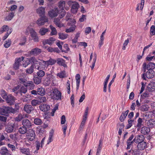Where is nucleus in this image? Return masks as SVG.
Wrapping results in <instances>:
<instances>
[{"label": "nucleus", "mask_w": 155, "mask_h": 155, "mask_svg": "<svg viewBox=\"0 0 155 155\" xmlns=\"http://www.w3.org/2000/svg\"><path fill=\"white\" fill-rule=\"evenodd\" d=\"M34 71V64H32L31 67L27 69L26 71V73L27 74H31Z\"/></svg>", "instance_id": "37998d69"}, {"label": "nucleus", "mask_w": 155, "mask_h": 155, "mask_svg": "<svg viewBox=\"0 0 155 155\" xmlns=\"http://www.w3.org/2000/svg\"><path fill=\"white\" fill-rule=\"evenodd\" d=\"M146 143L143 141L138 143L137 145V148L140 150H143L146 147Z\"/></svg>", "instance_id": "412c9836"}, {"label": "nucleus", "mask_w": 155, "mask_h": 155, "mask_svg": "<svg viewBox=\"0 0 155 155\" xmlns=\"http://www.w3.org/2000/svg\"><path fill=\"white\" fill-rule=\"evenodd\" d=\"M37 130L39 132L40 134H44L45 133V129L40 126V128H38Z\"/></svg>", "instance_id": "0e129e2a"}, {"label": "nucleus", "mask_w": 155, "mask_h": 155, "mask_svg": "<svg viewBox=\"0 0 155 155\" xmlns=\"http://www.w3.org/2000/svg\"><path fill=\"white\" fill-rule=\"evenodd\" d=\"M37 76L41 78L43 77L45 75V72L42 70H39L37 73Z\"/></svg>", "instance_id": "a18cd8bd"}, {"label": "nucleus", "mask_w": 155, "mask_h": 155, "mask_svg": "<svg viewBox=\"0 0 155 155\" xmlns=\"http://www.w3.org/2000/svg\"><path fill=\"white\" fill-rule=\"evenodd\" d=\"M86 19V15H82L81 17L79 18V21L81 22H82L85 21Z\"/></svg>", "instance_id": "774afa93"}, {"label": "nucleus", "mask_w": 155, "mask_h": 155, "mask_svg": "<svg viewBox=\"0 0 155 155\" xmlns=\"http://www.w3.org/2000/svg\"><path fill=\"white\" fill-rule=\"evenodd\" d=\"M94 58H93V61L92 62V65L91 66H90V67L91 68V69L92 70L95 66V63L97 59V55L95 54H94Z\"/></svg>", "instance_id": "864d4df0"}, {"label": "nucleus", "mask_w": 155, "mask_h": 155, "mask_svg": "<svg viewBox=\"0 0 155 155\" xmlns=\"http://www.w3.org/2000/svg\"><path fill=\"white\" fill-rule=\"evenodd\" d=\"M129 112V110H127L125 112H123L121 115L120 118V120L121 122L124 121L125 118H126L127 115Z\"/></svg>", "instance_id": "5701e85b"}, {"label": "nucleus", "mask_w": 155, "mask_h": 155, "mask_svg": "<svg viewBox=\"0 0 155 155\" xmlns=\"http://www.w3.org/2000/svg\"><path fill=\"white\" fill-rule=\"evenodd\" d=\"M62 52L67 53L69 50V48L68 46V45L67 44H64L63 47H62V49H60Z\"/></svg>", "instance_id": "c85d7f7f"}, {"label": "nucleus", "mask_w": 155, "mask_h": 155, "mask_svg": "<svg viewBox=\"0 0 155 155\" xmlns=\"http://www.w3.org/2000/svg\"><path fill=\"white\" fill-rule=\"evenodd\" d=\"M20 150L22 153L25 154L26 155H30V153L29 148H23L21 149Z\"/></svg>", "instance_id": "2f4dec72"}, {"label": "nucleus", "mask_w": 155, "mask_h": 155, "mask_svg": "<svg viewBox=\"0 0 155 155\" xmlns=\"http://www.w3.org/2000/svg\"><path fill=\"white\" fill-rule=\"evenodd\" d=\"M40 18H38L36 21V24L39 26L44 25L45 22L48 21V18L45 15H40Z\"/></svg>", "instance_id": "7ed1b4c3"}, {"label": "nucleus", "mask_w": 155, "mask_h": 155, "mask_svg": "<svg viewBox=\"0 0 155 155\" xmlns=\"http://www.w3.org/2000/svg\"><path fill=\"white\" fill-rule=\"evenodd\" d=\"M70 100L71 104V105H72V107H74V94H72V95L71 96L70 98Z\"/></svg>", "instance_id": "e2e57ef3"}, {"label": "nucleus", "mask_w": 155, "mask_h": 155, "mask_svg": "<svg viewBox=\"0 0 155 155\" xmlns=\"http://www.w3.org/2000/svg\"><path fill=\"white\" fill-rule=\"evenodd\" d=\"M144 139V136L142 135H140L135 137L133 139V141L136 143H138L143 141Z\"/></svg>", "instance_id": "4468645a"}, {"label": "nucleus", "mask_w": 155, "mask_h": 155, "mask_svg": "<svg viewBox=\"0 0 155 155\" xmlns=\"http://www.w3.org/2000/svg\"><path fill=\"white\" fill-rule=\"evenodd\" d=\"M33 79L34 83L36 84H38L41 82V78L35 75Z\"/></svg>", "instance_id": "b1692460"}, {"label": "nucleus", "mask_w": 155, "mask_h": 155, "mask_svg": "<svg viewBox=\"0 0 155 155\" xmlns=\"http://www.w3.org/2000/svg\"><path fill=\"white\" fill-rule=\"evenodd\" d=\"M55 40V38L51 37L48 39L44 40L42 41V44L44 45H45L46 44L51 45L54 43V41Z\"/></svg>", "instance_id": "9b49d317"}, {"label": "nucleus", "mask_w": 155, "mask_h": 155, "mask_svg": "<svg viewBox=\"0 0 155 155\" xmlns=\"http://www.w3.org/2000/svg\"><path fill=\"white\" fill-rule=\"evenodd\" d=\"M27 131V128L23 126L20 127L18 129V132L20 134H24Z\"/></svg>", "instance_id": "72a5a7b5"}, {"label": "nucleus", "mask_w": 155, "mask_h": 155, "mask_svg": "<svg viewBox=\"0 0 155 155\" xmlns=\"http://www.w3.org/2000/svg\"><path fill=\"white\" fill-rule=\"evenodd\" d=\"M7 151H8V150L7 148L5 147H3L0 150V153L2 155H4Z\"/></svg>", "instance_id": "8fccbe9b"}, {"label": "nucleus", "mask_w": 155, "mask_h": 155, "mask_svg": "<svg viewBox=\"0 0 155 155\" xmlns=\"http://www.w3.org/2000/svg\"><path fill=\"white\" fill-rule=\"evenodd\" d=\"M5 44L4 45V46L7 48H8L10 46L11 44L10 39H8L5 41Z\"/></svg>", "instance_id": "49530a36"}, {"label": "nucleus", "mask_w": 155, "mask_h": 155, "mask_svg": "<svg viewBox=\"0 0 155 155\" xmlns=\"http://www.w3.org/2000/svg\"><path fill=\"white\" fill-rule=\"evenodd\" d=\"M67 124L62 125V128L64 135L66 134V130L67 128Z\"/></svg>", "instance_id": "4d7b16f0"}, {"label": "nucleus", "mask_w": 155, "mask_h": 155, "mask_svg": "<svg viewBox=\"0 0 155 155\" xmlns=\"http://www.w3.org/2000/svg\"><path fill=\"white\" fill-rule=\"evenodd\" d=\"M41 52V49L38 48H36L29 51V53L28 54V55L31 56L33 55L35 56H37Z\"/></svg>", "instance_id": "6e6552de"}, {"label": "nucleus", "mask_w": 155, "mask_h": 155, "mask_svg": "<svg viewBox=\"0 0 155 155\" xmlns=\"http://www.w3.org/2000/svg\"><path fill=\"white\" fill-rule=\"evenodd\" d=\"M34 122L35 124L37 125H41L42 123L41 120L38 118H35Z\"/></svg>", "instance_id": "a19ab883"}, {"label": "nucleus", "mask_w": 155, "mask_h": 155, "mask_svg": "<svg viewBox=\"0 0 155 155\" xmlns=\"http://www.w3.org/2000/svg\"><path fill=\"white\" fill-rule=\"evenodd\" d=\"M58 63L59 65L62 66L64 68L67 67L65 61L62 58H59Z\"/></svg>", "instance_id": "c9c22d12"}, {"label": "nucleus", "mask_w": 155, "mask_h": 155, "mask_svg": "<svg viewBox=\"0 0 155 155\" xmlns=\"http://www.w3.org/2000/svg\"><path fill=\"white\" fill-rule=\"evenodd\" d=\"M150 132V128L145 126L142 127L141 130V134L144 135L148 134Z\"/></svg>", "instance_id": "aec40b11"}, {"label": "nucleus", "mask_w": 155, "mask_h": 155, "mask_svg": "<svg viewBox=\"0 0 155 155\" xmlns=\"http://www.w3.org/2000/svg\"><path fill=\"white\" fill-rule=\"evenodd\" d=\"M1 95L4 99H5L8 95L5 91L3 90L2 93L1 94Z\"/></svg>", "instance_id": "6e6d98bb"}, {"label": "nucleus", "mask_w": 155, "mask_h": 155, "mask_svg": "<svg viewBox=\"0 0 155 155\" xmlns=\"http://www.w3.org/2000/svg\"><path fill=\"white\" fill-rule=\"evenodd\" d=\"M58 13V8L57 7L55 8L52 9L48 12L49 16L51 18H53L56 17Z\"/></svg>", "instance_id": "9d476101"}, {"label": "nucleus", "mask_w": 155, "mask_h": 155, "mask_svg": "<svg viewBox=\"0 0 155 155\" xmlns=\"http://www.w3.org/2000/svg\"><path fill=\"white\" fill-rule=\"evenodd\" d=\"M68 35L67 34L63 33H59V38L64 40L66 39L68 37Z\"/></svg>", "instance_id": "4c0bfd02"}, {"label": "nucleus", "mask_w": 155, "mask_h": 155, "mask_svg": "<svg viewBox=\"0 0 155 155\" xmlns=\"http://www.w3.org/2000/svg\"><path fill=\"white\" fill-rule=\"evenodd\" d=\"M65 2L60 1L59 2V18H62L65 15V11L64 9L65 6Z\"/></svg>", "instance_id": "f03ea898"}, {"label": "nucleus", "mask_w": 155, "mask_h": 155, "mask_svg": "<svg viewBox=\"0 0 155 155\" xmlns=\"http://www.w3.org/2000/svg\"><path fill=\"white\" fill-rule=\"evenodd\" d=\"M40 104V101L34 99L31 101V104L32 106H36Z\"/></svg>", "instance_id": "09e8293b"}, {"label": "nucleus", "mask_w": 155, "mask_h": 155, "mask_svg": "<svg viewBox=\"0 0 155 155\" xmlns=\"http://www.w3.org/2000/svg\"><path fill=\"white\" fill-rule=\"evenodd\" d=\"M4 115L8 117L9 114H14V110L13 109L12 107H9L4 106Z\"/></svg>", "instance_id": "20e7f679"}, {"label": "nucleus", "mask_w": 155, "mask_h": 155, "mask_svg": "<svg viewBox=\"0 0 155 155\" xmlns=\"http://www.w3.org/2000/svg\"><path fill=\"white\" fill-rule=\"evenodd\" d=\"M5 100L9 105L11 106L15 104V98L11 94H8Z\"/></svg>", "instance_id": "39448f33"}, {"label": "nucleus", "mask_w": 155, "mask_h": 155, "mask_svg": "<svg viewBox=\"0 0 155 155\" xmlns=\"http://www.w3.org/2000/svg\"><path fill=\"white\" fill-rule=\"evenodd\" d=\"M58 109V104L57 103L56 104L55 107L52 109V112L50 113L49 112L48 116H53L54 115V114L56 110Z\"/></svg>", "instance_id": "f704fd0d"}, {"label": "nucleus", "mask_w": 155, "mask_h": 155, "mask_svg": "<svg viewBox=\"0 0 155 155\" xmlns=\"http://www.w3.org/2000/svg\"><path fill=\"white\" fill-rule=\"evenodd\" d=\"M30 33V34L31 38L34 37L35 36L37 35L36 32L35 31L33 28H31L29 30Z\"/></svg>", "instance_id": "de8ad7c7"}, {"label": "nucleus", "mask_w": 155, "mask_h": 155, "mask_svg": "<svg viewBox=\"0 0 155 155\" xmlns=\"http://www.w3.org/2000/svg\"><path fill=\"white\" fill-rule=\"evenodd\" d=\"M14 16V13L13 12H11L5 18V20L8 21L11 20Z\"/></svg>", "instance_id": "c756f323"}, {"label": "nucleus", "mask_w": 155, "mask_h": 155, "mask_svg": "<svg viewBox=\"0 0 155 155\" xmlns=\"http://www.w3.org/2000/svg\"><path fill=\"white\" fill-rule=\"evenodd\" d=\"M143 122L142 119L140 118H139L137 120V127L139 128L137 129L138 130H139L141 127V126L143 125Z\"/></svg>", "instance_id": "cd10ccee"}, {"label": "nucleus", "mask_w": 155, "mask_h": 155, "mask_svg": "<svg viewBox=\"0 0 155 155\" xmlns=\"http://www.w3.org/2000/svg\"><path fill=\"white\" fill-rule=\"evenodd\" d=\"M15 125L14 124H9L8 123L6 125V130L8 133H10L12 132L14 127Z\"/></svg>", "instance_id": "dca6fc26"}, {"label": "nucleus", "mask_w": 155, "mask_h": 155, "mask_svg": "<svg viewBox=\"0 0 155 155\" xmlns=\"http://www.w3.org/2000/svg\"><path fill=\"white\" fill-rule=\"evenodd\" d=\"M39 108L41 110L45 112V114L48 116L49 112L48 111L50 109V106L46 104H41L39 106Z\"/></svg>", "instance_id": "423d86ee"}, {"label": "nucleus", "mask_w": 155, "mask_h": 155, "mask_svg": "<svg viewBox=\"0 0 155 155\" xmlns=\"http://www.w3.org/2000/svg\"><path fill=\"white\" fill-rule=\"evenodd\" d=\"M38 91V94L41 96H43L45 94V88L42 87L40 88H38L37 89Z\"/></svg>", "instance_id": "a211bd4d"}, {"label": "nucleus", "mask_w": 155, "mask_h": 155, "mask_svg": "<svg viewBox=\"0 0 155 155\" xmlns=\"http://www.w3.org/2000/svg\"><path fill=\"white\" fill-rule=\"evenodd\" d=\"M33 110V107L31 105L25 104L24 106V110L28 114H30Z\"/></svg>", "instance_id": "2eb2a0df"}, {"label": "nucleus", "mask_w": 155, "mask_h": 155, "mask_svg": "<svg viewBox=\"0 0 155 155\" xmlns=\"http://www.w3.org/2000/svg\"><path fill=\"white\" fill-rule=\"evenodd\" d=\"M147 71L145 74L146 77L149 79L153 78L154 76V71L152 69H147Z\"/></svg>", "instance_id": "ddd939ff"}, {"label": "nucleus", "mask_w": 155, "mask_h": 155, "mask_svg": "<svg viewBox=\"0 0 155 155\" xmlns=\"http://www.w3.org/2000/svg\"><path fill=\"white\" fill-rule=\"evenodd\" d=\"M48 31V28H42L40 29L39 33L41 35H44Z\"/></svg>", "instance_id": "bb28decb"}, {"label": "nucleus", "mask_w": 155, "mask_h": 155, "mask_svg": "<svg viewBox=\"0 0 155 155\" xmlns=\"http://www.w3.org/2000/svg\"><path fill=\"white\" fill-rule=\"evenodd\" d=\"M140 108L141 111L144 112L148 110L150 107L149 105L147 104H143L142 105Z\"/></svg>", "instance_id": "a878e982"}, {"label": "nucleus", "mask_w": 155, "mask_h": 155, "mask_svg": "<svg viewBox=\"0 0 155 155\" xmlns=\"http://www.w3.org/2000/svg\"><path fill=\"white\" fill-rule=\"evenodd\" d=\"M58 48H53L51 47H48L47 49V51L49 52H56L58 53Z\"/></svg>", "instance_id": "58836bf2"}, {"label": "nucleus", "mask_w": 155, "mask_h": 155, "mask_svg": "<svg viewBox=\"0 0 155 155\" xmlns=\"http://www.w3.org/2000/svg\"><path fill=\"white\" fill-rule=\"evenodd\" d=\"M66 73L65 71H61L59 73V77L61 78H64L66 77Z\"/></svg>", "instance_id": "3c124183"}, {"label": "nucleus", "mask_w": 155, "mask_h": 155, "mask_svg": "<svg viewBox=\"0 0 155 155\" xmlns=\"http://www.w3.org/2000/svg\"><path fill=\"white\" fill-rule=\"evenodd\" d=\"M150 97V94L147 91L143 93L141 95L140 100L141 101L142 99H145L146 97Z\"/></svg>", "instance_id": "7c9ffc66"}, {"label": "nucleus", "mask_w": 155, "mask_h": 155, "mask_svg": "<svg viewBox=\"0 0 155 155\" xmlns=\"http://www.w3.org/2000/svg\"><path fill=\"white\" fill-rule=\"evenodd\" d=\"M26 41V38L25 37H24L21 40V41L19 45L22 46L25 45V42Z\"/></svg>", "instance_id": "bf43d9fd"}, {"label": "nucleus", "mask_w": 155, "mask_h": 155, "mask_svg": "<svg viewBox=\"0 0 155 155\" xmlns=\"http://www.w3.org/2000/svg\"><path fill=\"white\" fill-rule=\"evenodd\" d=\"M150 33H151L152 35H155V26L152 25L150 27Z\"/></svg>", "instance_id": "680f3d73"}, {"label": "nucleus", "mask_w": 155, "mask_h": 155, "mask_svg": "<svg viewBox=\"0 0 155 155\" xmlns=\"http://www.w3.org/2000/svg\"><path fill=\"white\" fill-rule=\"evenodd\" d=\"M76 26L75 25L72 26L69 28L66 29L65 31L67 33H70L73 32L75 29Z\"/></svg>", "instance_id": "ea45409f"}, {"label": "nucleus", "mask_w": 155, "mask_h": 155, "mask_svg": "<svg viewBox=\"0 0 155 155\" xmlns=\"http://www.w3.org/2000/svg\"><path fill=\"white\" fill-rule=\"evenodd\" d=\"M51 93L52 99L58 100V89L57 88L53 87Z\"/></svg>", "instance_id": "0eeeda50"}, {"label": "nucleus", "mask_w": 155, "mask_h": 155, "mask_svg": "<svg viewBox=\"0 0 155 155\" xmlns=\"http://www.w3.org/2000/svg\"><path fill=\"white\" fill-rule=\"evenodd\" d=\"M147 90L149 92H152L155 90V82H151L147 87Z\"/></svg>", "instance_id": "f3484780"}, {"label": "nucleus", "mask_w": 155, "mask_h": 155, "mask_svg": "<svg viewBox=\"0 0 155 155\" xmlns=\"http://www.w3.org/2000/svg\"><path fill=\"white\" fill-rule=\"evenodd\" d=\"M19 64H20L18 62H16L15 61V63L13 65V68L16 70L19 69Z\"/></svg>", "instance_id": "338daca9"}, {"label": "nucleus", "mask_w": 155, "mask_h": 155, "mask_svg": "<svg viewBox=\"0 0 155 155\" xmlns=\"http://www.w3.org/2000/svg\"><path fill=\"white\" fill-rule=\"evenodd\" d=\"M43 62L44 63V65L47 66L48 67L49 65H52L55 64L57 61V64H58V58H57L56 60L52 58H50V59L47 61H44L42 60L41 61Z\"/></svg>", "instance_id": "1a4fd4ad"}, {"label": "nucleus", "mask_w": 155, "mask_h": 155, "mask_svg": "<svg viewBox=\"0 0 155 155\" xmlns=\"http://www.w3.org/2000/svg\"><path fill=\"white\" fill-rule=\"evenodd\" d=\"M147 124L149 126L152 127L155 125V121L153 119H151L149 120Z\"/></svg>", "instance_id": "79ce46f5"}, {"label": "nucleus", "mask_w": 155, "mask_h": 155, "mask_svg": "<svg viewBox=\"0 0 155 155\" xmlns=\"http://www.w3.org/2000/svg\"><path fill=\"white\" fill-rule=\"evenodd\" d=\"M27 84H28L29 89L32 90L34 89L35 85L32 82L30 81V82L27 83Z\"/></svg>", "instance_id": "603ef678"}, {"label": "nucleus", "mask_w": 155, "mask_h": 155, "mask_svg": "<svg viewBox=\"0 0 155 155\" xmlns=\"http://www.w3.org/2000/svg\"><path fill=\"white\" fill-rule=\"evenodd\" d=\"M9 29V27L7 25H4L0 29V34H2L3 32L6 31Z\"/></svg>", "instance_id": "e433bc0d"}, {"label": "nucleus", "mask_w": 155, "mask_h": 155, "mask_svg": "<svg viewBox=\"0 0 155 155\" xmlns=\"http://www.w3.org/2000/svg\"><path fill=\"white\" fill-rule=\"evenodd\" d=\"M67 4L69 6H71V12L74 14L77 13L78 10L80 7L79 4L77 2L72 1H68Z\"/></svg>", "instance_id": "f257e3e1"}, {"label": "nucleus", "mask_w": 155, "mask_h": 155, "mask_svg": "<svg viewBox=\"0 0 155 155\" xmlns=\"http://www.w3.org/2000/svg\"><path fill=\"white\" fill-rule=\"evenodd\" d=\"M133 120L129 119L128 120V124L127 125L126 128L127 129H128L130 128L132 125V123L133 121Z\"/></svg>", "instance_id": "69168bd1"}, {"label": "nucleus", "mask_w": 155, "mask_h": 155, "mask_svg": "<svg viewBox=\"0 0 155 155\" xmlns=\"http://www.w3.org/2000/svg\"><path fill=\"white\" fill-rule=\"evenodd\" d=\"M66 122V117L64 115H62L61 117V125L64 124Z\"/></svg>", "instance_id": "052dcab7"}, {"label": "nucleus", "mask_w": 155, "mask_h": 155, "mask_svg": "<svg viewBox=\"0 0 155 155\" xmlns=\"http://www.w3.org/2000/svg\"><path fill=\"white\" fill-rule=\"evenodd\" d=\"M28 88L27 87H25L23 86H22L20 89L19 91V93L21 94V95H22V93L25 94L27 91Z\"/></svg>", "instance_id": "c03bdc74"}, {"label": "nucleus", "mask_w": 155, "mask_h": 155, "mask_svg": "<svg viewBox=\"0 0 155 155\" xmlns=\"http://www.w3.org/2000/svg\"><path fill=\"white\" fill-rule=\"evenodd\" d=\"M45 8L41 6L36 9V12L38 14H39V16H40V15H41V16L45 15Z\"/></svg>", "instance_id": "6ab92c4d"}, {"label": "nucleus", "mask_w": 155, "mask_h": 155, "mask_svg": "<svg viewBox=\"0 0 155 155\" xmlns=\"http://www.w3.org/2000/svg\"><path fill=\"white\" fill-rule=\"evenodd\" d=\"M52 79V78L50 75L48 76L44 81V83L45 85L46 86H48L51 83Z\"/></svg>", "instance_id": "4be33fe9"}, {"label": "nucleus", "mask_w": 155, "mask_h": 155, "mask_svg": "<svg viewBox=\"0 0 155 155\" xmlns=\"http://www.w3.org/2000/svg\"><path fill=\"white\" fill-rule=\"evenodd\" d=\"M102 141L100 139L99 140V144L97 150L96 155H99L100 154V153L101 151L102 146Z\"/></svg>", "instance_id": "393cba45"}, {"label": "nucleus", "mask_w": 155, "mask_h": 155, "mask_svg": "<svg viewBox=\"0 0 155 155\" xmlns=\"http://www.w3.org/2000/svg\"><path fill=\"white\" fill-rule=\"evenodd\" d=\"M23 127L26 128H28L31 126V123L30 121L28 119H25L22 121Z\"/></svg>", "instance_id": "f8f14e48"}, {"label": "nucleus", "mask_w": 155, "mask_h": 155, "mask_svg": "<svg viewBox=\"0 0 155 155\" xmlns=\"http://www.w3.org/2000/svg\"><path fill=\"white\" fill-rule=\"evenodd\" d=\"M134 142V141H133V140L131 141V142L127 141V146L126 148V149L127 150H128L130 149L131 148V146L132 145L133 143Z\"/></svg>", "instance_id": "13d9d810"}, {"label": "nucleus", "mask_w": 155, "mask_h": 155, "mask_svg": "<svg viewBox=\"0 0 155 155\" xmlns=\"http://www.w3.org/2000/svg\"><path fill=\"white\" fill-rule=\"evenodd\" d=\"M155 68V64L153 62L149 63L147 65V69L153 70Z\"/></svg>", "instance_id": "473e14b6"}, {"label": "nucleus", "mask_w": 155, "mask_h": 155, "mask_svg": "<svg viewBox=\"0 0 155 155\" xmlns=\"http://www.w3.org/2000/svg\"><path fill=\"white\" fill-rule=\"evenodd\" d=\"M23 118V117L21 114H19L18 116L16 117L15 120V121L19 122Z\"/></svg>", "instance_id": "5fc2aeb1"}]
</instances>
